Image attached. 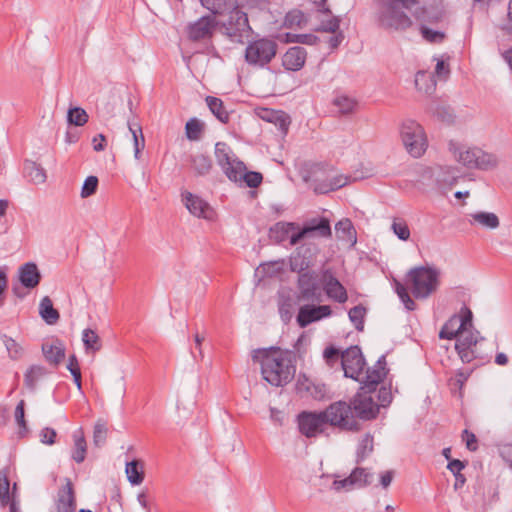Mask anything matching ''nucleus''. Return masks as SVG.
Returning <instances> with one entry per match:
<instances>
[{"label":"nucleus","mask_w":512,"mask_h":512,"mask_svg":"<svg viewBox=\"0 0 512 512\" xmlns=\"http://www.w3.org/2000/svg\"><path fill=\"white\" fill-rule=\"evenodd\" d=\"M386 364V357L382 355L373 367L366 368L361 348L354 345V381L360 385L354 396V417L372 420L379 414L380 407L391 403V390L386 387L378 389L388 373Z\"/></svg>","instance_id":"obj_1"},{"label":"nucleus","mask_w":512,"mask_h":512,"mask_svg":"<svg viewBox=\"0 0 512 512\" xmlns=\"http://www.w3.org/2000/svg\"><path fill=\"white\" fill-rule=\"evenodd\" d=\"M440 339H456L455 349L464 363H470L477 357V344L482 339L473 326V314L463 306L453 314L442 326Z\"/></svg>","instance_id":"obj_2"},{"label":"nucleus","mask_w":512,"mask_h":512,"mask_svg":"<svg viewBox=\"0 0 512 512\" xmlns=\"http://www.w3.org/2000/svg\"><path fill=\"white\" fill-rule=\"evenodd\" d=\"M253 358L260 361L262 377L272 386H284L294 378L296 368L288 351L261 350L255 352Z\"/></svg>","instance_id":"obj_3"},{"label":"nucleus","mask_w":512,"mask_h":512,"mask_svg":"<svg viewBox=\"0 0 512 512\" xmlns=\"http://www.w3.org/2000/svg\"><path fill=\"white\" fill-rule=\"evenodd\" d=\"M441 277V269L434 264L412 268L408 273L411 293L416 299L429 298L439 289Z\"/></svg>","instance_id":"obj_4"},{"label":"nucleus","mask_w":512,"mask_h":512,"mask_svg":"<svg viewBox=\"0 0 512 512\" xmlns=\"http://www.w3.org/2000/svg\"><path fill=\"white\" fill-rule=\"evenodd\" d=\"M399 4L380 0L377 6V20L379 25L389 31L404 32L412 27L411 17L399 7Z\"/></svg>","instance_id":"obj_5"},{"label":"nucleus","mask_w":512,"mask_h":512,"mask_svg":"<svg viewBox=\"0 0 512 512\" xmlns=\"http://www.w3.org/2000/svg\"><path fill=\"white\" fill-rule=\"evenodd\" d=\"M402 144L409 155L420 158L428 148V139L423 126L413 119H405L399 126Z\"/></svg>","instance_id":"obj_6"},{"label":"nucleus","mask_w":512,"mask_h":512,"mask_svg":"<svg viewBox=\"0 0 512 512\" xmlns=\"http://www.w3.org/2000/svg\"><path fill=\"white\" fill-rule=\"evenodd\" d=\"M278 45L267 37L250 41L244 51L245 62L254 68H264L276 56Z\"/></svg>","instance_id":"obj_7"},{"label":"nucleus","mask_w":512,"mask_h":512,"mask_svg":"<svg viewBox=\"0 0 512 512\" xmlns=\"http://www.w3.org/2000/svg\"><path fill=\"white\" fill-rule=\"evenodd\" d=\"M224 34L236 43H243L251 32L247 14L240 7H233L228 14L227 20L223 23Z\"/></svg>","instance_id":"obj_8"},{"label":"nucleus","mask_w":512,"mask_h":512,"mask_svg":"<svg viewBox=\"0 0 512 512\" xmlns=\"http://www.w3.org/2000/svg\"><path fill=\"white\" fill-rule=\"evenodd\" d=\"M215 157L218 165L229 180L239 178L244 163L234 154L232 149L224 142H218L215 145Z\"/></svg>","instance_id":"obj_9"},{"label":"nucleus","mask_w":512,"mask_h":512,"mask_svg":"<svg viewBox=\"0 0 512 512\" xmlns=\"http://www.w3.org/2000/svg\"><path fill=\"white\" fill-rule=\"evenodd\" d=\"M215 157L218 165L229 180L239 178L244 163L234 154L232 149L224 142H218L215 145Z\"/></svg>","instance_id":"obj_10"},{"label":"nucleus","mask_w":512,"mask_h":512,"mask_svg":"<svg viewBox=\"0 0 512 512\" xmlns=\"http://www.w3.org/2000/svg\"><path fill=\"white\" fill-rule=\"evenodd\" d=\"M323 412H302L298 416V425L300 432L306 437H316L322 433L327 424Z\"/></svg>","instance_id":"obj_11"},{"label":"nucleus","mask_w":512,"mask_h":512,"mask_svg":"<svg viewBox=\"0 0 512 512\" xmlns=\"http://www.w3.org/2000/svg\"><path fill=\"white\" fill-rule=\"evenodd\" d=\"M217 27L216 18L214 16H203L198 20L189 23L186 32L192 41H200L210 39Z\"/></svg>","instance_id":"obj_12"},{"label":"nucleus","mask_w":512,"mask_h":512,"mask_svg":"<svg viewBox=\"0 0 512 512\" xmlns=\"http://www.w3.org/2000/svg\"><path fill=\"white\" fill-rule=\"evenodd\" d=\"M467 223L474 229L494 231L500 227L499 216L491 211L474 210L466 214Z\"/></svg>","instance_id":"obj_13"},{"label":"nucleus","mask_w":512,"mask_h":512,"mask_svg":"<svg viewBox=\"0 0 512 512\" xmlns=\"http://www.w3.org/2000/svg\"><path fill=\"white\" fill-rule=\"evenodd\" d=\"M413 15L421 22L420 33L423 39L430 43H441L444 40L445 33L443 31L432 29L426 24V22L438 21L439 15L431 16L424 8L414 10Z\"/></svg>","instance_id":"obj_14"},{"label":"nucleus","mask_w":512,"mask_h":512,"mask_svg":"<svg viewBox=\"0 0 512 512\" xmlns=\"http://www.w3.org/2000/svg\"><path fill=\"white\" fill-rule=\"evenodd\" d=\"M351 411L350 404L345 401H338L331 404L323 414L330 425L348 428Z\"/></svg>","instance_id":"obj_15"},{"label":"nucleus","mask_w":512,"mask_h":512,"mask_svg":"<svg viewBox=\"0 0 512 512\" xmlns=\"http://www.w3.org/2000/svg\"><path fill=\"white\" fill-rule=\"evenodd\" d=\"M350 349L341 351L333 346L327 347L323 352L325 363L330 368H339L344 372L346 378H352L351 367L348 365Z\"/></svg>","instance_id":"obj_16"},{"label":"nucleus","mask_w":512,"mask_h":512,"mask_svg":"<svg viewBox=\"0 0 512 512\" xmlns=\"http://www.w3.org/2000/svg\"><path fill=\"white\" fill-rule=\"evenodd\" d=\"M478 149V147H470L454 142L449 144V151L453 159L467 169H475Z\"/></svg>","instance_id":"obj_17"},{"label":"nucleus","mask_w":512,"mask_h":512,"mask_svg":"<svg viewBox=\"0 0 512 512\" xmlns=\"http://www.w3.org/2000/svg\"><path fill=\"white\" fill-rule=\"evenodd\" d=\"M182 202L188 211L195 217L208 220L213 218V209L199 196L185 191L182 193Z\"/></svg>","instance_id":"obj_18"},{"label":"nucleus","mask_w":512,"mask_h":512,"mask_svg":"<svg viewBox=\"0 0 512 512\" xmlns=\"http://www.w3.org/2000/svg\"><path fill=\"white\" fill-rule=\"evenodd\" d=\"M331 314L330 307L327 305L322 306H311L304 305L299 308L296 321L301 328L308 326L309 324L319 321Z\"/></svg>","instance_id":"obj_19"},{"label":"nucleus","mask_w":512,"mask_h":512,"mask_svg":"<svg viewBox=\"0 0 512 512\" xmlns=\"http://www.w3.org/2000/svg\"><path fill=\"white\" fill-rule=\"evenodd\" d=\"M322 485L329 487L335 494L347 493L352 489V472L349 475L334 473L321 476Z\"/></svg>","instance_id":"obj_20"},{"label":"nucleus","mask_w":512,"mask_h":512,"mask_svg":"<svg viewBox=\"0 0 512 512\" xmlns=\"http://www.w3.org/2000/svg\"><path fill=\"white\" fill-rule=\"evenodd\" d=\"M306 51L304 48L295 46L289 48L282 57V65L290 71L300 70L306 61Z\"/></svg>","instance_id":"obj_21"},{"label":"nucleus","mask_w":512,"mask_h":512,"mask_svg":"<svg viewBox=\"0 0 512 512\" xmlns=\"http://www.w3.org/2000/svg\"><path fill=\"white\" fill-rule=\"evenodd\" d=\"M296 386L299 392H306L309 394V396L316 400L324 399L328 393L325 384L314 383L305 375H299Z\"/></svg>","instance_id":"obj_22"},{"label":"nucleus","mask_w":512,"mask_h":512,"mask_svg":"<svg viewBox=\"0 0 512 512\" xmlns=\"http://www.w3.org/2000/svg\"><path fill=\"white\" fill-rule=\"evenodd\" d=\"M322 282L324 285V290L329 298L340 303L347 300V293L345 288L331 274L325 273L323 275Z\"/></svg>","instance_id":"obj_23"},{"label":"nucleus","mask_w":512,"mask_h":512,"mask_svg":"<svg viewBox=\"0 0 512 512\" xmlns=\"http://www.w3.org/2000/svg\"><path fill=\"white\" fill-rule=\"evenodd\" d=\"M299 288L301 290V297L305 300H318L319 292L317 287L316 277L309 272H304L299 275Z\"/></svg>","instance_id":"obj_24"},{"label":"nucleus","mask_w":512,"mask_h":512,"mask_svg":"<svg viewBox=\"0 0 512 512\" xmlns=\"http://www.w3.org/2000/svg\"><path fill=\"white\" fill-rule=\"evenodd\" d=\"M41 279V275L37 265L28 262L19 268V280L21 284L29 289L35 288Z\"/></svg>","instance_id":"obj_25"},{"label":"nucleus","mask_w":512,"mask_h":512,"mask_svg":"<svg viewBox=\"0 0 512 512\" xmlns=\"http://www.w3.org/2000/svg\"><path fill=\"white\" fill-rule=\"evenodd\" d=\"M330 226L327 220H321L317 225L307 226L301 231L297 233H293L290 235L291 244H297L302 238L312 235L318 234L320 236H328L330 235Z\"/></svg>","instance_id":"obj_26"},{"label":"nucleus","mask_w":512,"mask_h":512,"mask_svg":"<svg viewBox=\"0 0 512 512\" xmlns=\"http://www.w3.org/2000/svg\"><path fill=\"white\" fill-rule=\"evenodd\" d=\"M500 165L499 155L485 151L481 148L478 149L475 169L480 171H493Z\"/></svg>","instance_id":"obj_27"},{"label":"nucleus","mask_w":512,"mask_h":512,"mask_svg":"<svg viewBox=\"0 0 512 512\" xmlns=\"http://www.w3.org/2000/svg\"><path fill=\"white\" fill-rule=\"evenodd\" d=\"M42 352L45 359L53 365H58L65 357V347L63 343L58 340L51 343H44L42 345Z\"/></svg>","instance_id":"obj_28"},{"label":"nucleus","mask_w":512,"mask_h":512,"mask_svg":"<svg viewBox=\"0 0 512 512\" xmlns=\"http://www.w3.org/2000/svg\"><path fill=\"white\" fill-rule=\"evenodd\" d=\"M49 374L42 365L30 366L24 374V383L30 390H35L37 385Z\"/></svg>","instance_id":"obj_29"},{"label":"nucleus","mask_w":512,"mask_h":512,"mask_svg":"<svg viewBox=\"0 0 512 512\" xmlns=\"http://www.w3.org/2000/svg\"><path fill=\"white\" fill-rule=\"evenodd\" d=\"M72 437H73L74 445H73L71 457L75 462L82 463L85 460L86 452H87V444H86L83 430L81 428L77 429L73 433Z\"/></svg>","instance_id":"obj_30"},{"label":"nucleus","mask_w":512,"mask_h":512,"mask_svg":"<svg viewBox=\"0 0 512 512\" xmlns=\"http://www.w3.org/2000/svg\"><path fill=\"white\" fill-rule=\"evenodd\" d=\"M24 172L28 180L35 185L43 184L47 179L44 168L33 161L25 162Z\"/></svg>","instance_id":"obj_31"},{"label":"nucleus","mask_w":512,"mask_h":512,"mask_svg":"<svg viewBox=\"0 0 512 512\" xmlns=\"http://www.w3.org/2000/svg\"><path fill=\"white\" fill-rule=\"evenodd\" d=\"M81 338L87 354H95L101 350V339L95 330L90 328L84 329Z\"/></svg>","instance_id":"obj_32"},{"label":"nucleus","mask_w":512,"mask_h":512,"mask_svg":"<svg viewBox=\"0 0 512 512\" xmlns=\"http://www.w3.org/2000/svg\"><path fill=\"white\" fill-rule=\"evenodd\" d=\"M414 82L417 90L427 95L432 94L436 87L432 74L426 71H418Z\"/></svg>","instance_id":"obj_33"},{"label":"nucleus","mask_w":512,"mask_h":512,"mask_svg":"<svg viewBox=\"0 0 512 512\" xmlns=\"http://www.w3.org/2000/svg\"><path fill=\"white\" fill-rule=\"evenodd\" d=\"M39 313L47 324H55L59 319L58 311L53 307V303L48 296L42 298L39 304Z\"/></svg>","instance_id":"obj_34"},{"label":"nucleus","mask_w":512,"mask_h":512,"mask_svg":"<svg viewBox=\"0 0 512 512\" xmlns=\"http://www.w3.org/2000/svg\"><path fill=\"white\" fill-rule=\"evenodd\" d=\"M2 343L4 344L8 357L13 361H19L21 360L25 355V349L24 347L17 342L15 339L3 335L1 337Z\"/></svg>","instance_id":"obj_35"},{"label":"nucleus","mask_w":512,"mask_h":512,"mask_svg":"<svg viewBox=\"0 0 512 512\" xmlns=\"http://www.w3.org/2000/svg\"><path fill=\"white\" fill-rule=\"evenodd\" d=\"M376 172V167L370 159H359L354 165V181L372 177Z\"/></svg>","instance_id":"obj_36"},{"label":"nucleus","mask_w":512,"mask_h":512,"mask_svg":"<svg viewBox=\"0 0 512 512\" xmlns=\"http://www.w3.org/2000/svg\"><path fill=\"white\" fill-rule=\"evenodd\" d=\"M128 128L133 138L134 144V157L135 159H140L141 151L145 147V139L142 133V128L137 123H133L128 121Z\"/></svg>","instance_id":"obj_37"},{"label":"nucleus","mask_w":512,"mask_h":512,"mask_svg":"<svg viewBox=\"0 0 512 512\" xmlns=\"http://www.w3.org/2000/svg\"><path fill=\"white\" fill-rule=\"evenodd\" d=\"M262 180L263 177L261 173L253 171L248 172L246 170V166L244 165V168L241 169V172L239 173V178L231 181L239 184L244 183L246 186L250 188H256L262 183Z\"/></svg>","instance_id":"obj_38"},{"label":"nucleus","mask_w":512,"mask_h":512,"mask_svg":"<svg viewBox=\"0 0 512 512\" xmlns=\"http://www.w3.org/2000/svg\"><path fill=\"white\" fill-rule=\"evenodd\" d=\"M458 173V169L454 166H442L436 172V180L438 183L453 185L459 178Z\"/></svg>","instance_id":"obj_39"},{"label":"nucleus","mask_w":512,"mask_h":512,"mask_svg":"<svg viewBox=\"0 0 512 512\" xmlns=\"http://www.w3.org/2000/svg\"><path fill=\"white\" fill-rule=\"evenodd\" d=\"M207 105L210 111L216 116L222 123H226L229 120V114L223 107V102L216 97L208 96L206 98Z\"/></svg>","instance_id":"obj_40"},{"label":"nucleus","mask_w":512,"mask_h":512,"mask_svg":"<svg viewBox=\"0 0 512 512\" xmlns=\"http://www.w3.org/2000/svg\"><path fill=\"white\" fill-rule=\"evenodd\" d=\"M11 501H15L14 491L10 494V482L7 473L0 472V505L6 506Z\"/></svg>","instance_id":"obj_41"},{"label":"nucleus","mask_w":512,"mask_h":512,"mask_svg":"<svg viewBox=\"0 0 512 512\" xmlns=\"http://www.w3.org/2000/svg\"><path fill=\"white\" fill-rule=\"evenodd\" d=\"M260 117L268 122H278L279 127L283 132H286L288 129V117L281 112L264 109L260 114Z\"/></svg>","instance_id":"obj_42"},{"label":"nucleus","mask_w":512,"mask_h":512,"mask_svg":"<svg viewBox=\"0 0 512 512\" xmlns=\"http://www.w3.org/2000/svg\"><path fill=\"white\" fill-rule=\"evenodd\" d=\"M391 230L394 235L401 241H408L411 236L410 228L403 218H393L391 223Z\"/></svg>","instance_id":"obj_43"},{"label":"nucleus","mask_w":512,"mask_h":512,"mask_svg":"<svg viewBox=\"0 0 512 512\" xmlns=\"http://www.w3.org/2000/svg\"><path fill=\"white\" fill-rule=\"evenodd\" d=\"M89 116L87 112L80 107L70 108L67 114V120L75 126H83L88 122Z\"/></svg>","instance_id":"obj_44"},{"label":"nucleus","mask_w":512,"mask_h":512,"mask_svg":"<svg viewBox=\"0 0 512 512\" xmlns=\"http://www.w3.org/2000/svg\"><path fill=\"white\" fill-rule=\"evenodd\" d=\"M14 417H15L16 424L19 427L18 433L21 437H23L28 432V428H27V424H26V420H25V401L24 400L19 401V403L17 404L15 411H14Z\"/></svg>","instance_id":"obj_45"},{"label":"nucleus","mask_w":512,"mask_h":512,"mask_svg":"<svg viewBox=\"0 0 512 512\" xmlns=\"http://www.w3.org/2000/svg\"><path fill=\"white\" fill-rule=\"evenodd\" d=\"M306 23L305 15L300 10H292L285 16L284 25L288 28L301 27Z\"/></svg>","instance_id":"obj_46"},{"label":"nucleus","mask_w":512,"mask_h":512,"mask_svg":"<svg viewBox=\"0 0 512 512\" xmlns=\"http://www.w3.org/2000/svg\"><path fill=\"white\" fill-rule=\"evenodd\" d=\"M211 166V160L203 154L195 155L192 158V167L199 175L208 173Z\"/></svg>","instance_id":"obj_47"},{"label":"nucleus","mask_w":512,"mask_h":512,"mask_svg":"<svg viewBox=\"0 0 512 512\" xmlns=\"http://www.w3.org/2000/svg\"><path fill=\"white\" fill-rule=\"evenodd\" d=\"M128 481L132 485H139L143 482V473L138 470V462L132 461L126 464L125 469Z\"/></svg>","instance_id":"obj_48"},{"label":"nucleus","mask_w":512,"mask_h":512,"mask_svg":"<svg viewBox=\"0 0 512 512\" xmlns=\"http://www.w3.org/2000/svg\"><path fill=\"white\" fill-rule=\"evenodd\" d=\"M310 260L303 255L300 251L294 254L290 259V266L292 271H296L298 273H304V271L309 267Z\"/></svg>","instance_id":"obj_49"},{"label":"nucleus","mask_w":512,"mask_h":512,"mask_svg":"<svg viewBox=\"0 0 512 512\" xmlns=\"http://www.w3.org/2000/svg\"><path fill=\"white\" fill-rule=\"evenodd\" d=\"M347 183V177L337 176L326 184H320L315 187L317 193H327L343 187Z\"/></svg>","instance_id":"obj_50"},{"label":"nucleus","mask_w":512,"mask_h":512,"mask_svg":"<svg viewBox=\"0 0 512 512\" xmlns=\"http://www.w3.org/2000/svg\"><path fill=\"white\" fill-rule=\"evenodd\" d=\"M108 429L102 420H98L94 425L93 442L96 446H102L107 438Z\"/></svg>","instance_id":"obj_51"},{"label":"nucleus","mask_w":512,"mask_h":512,"mask_svg":"<svg viewBox=\"0 0 512 512\" xmlns=\"http://www.w3.org/2000/svg\"><path fill=\"white\" fill-rule=\"evenodd\" d=\"M67 369L73 376L74 383L77 386V389L82 391V382H81V371L79 367L78 360L75 355H71L68 359Z\"/></svg>","instance_id":"obj_52"},{"label":"nucleus","mask_w":512,"mask_h":512,"mask_svg":"<svg viewBox=\"0 0 512 512\" xmlns=\"http://www.w3.org/2000/svg\"><path fill=\"white\" fill-rule=\"evenodd\" d=\"M428 110L443 121H450L452 119L450 108L442 103L433 102L430 104Z\"/></svg>","instance_id":"obj_53"},{"label":"nucleus","mask_w":512,"mask_h":512,"mask_svg":"<svg viewBox=\"0 0 512 512\" xmlns=\"http://www.w3.org/2000/svg\"><path fill=\"white\" fill-rule=\"evenodd\" d=\"M373 481V474L363 468L354 469V487H364Z\"/></svg>","instance_id":"obj_54"},{"label":"nucleus","mask_w":512,"mask_h":512,"mask_svg":"<svg viewBox=\"0 0 512 512\" xmlns=\"http://www.w3.org/2000/svg\"><path fill=\"white\" fill-rule=\"evenodd\" d=\"M395 291L407 310L411 311V310L415 309V306H416L415 302L410 297L405 286H403L401 283L397 282L395 285Z\"/></svg>","instance_id":"obj_55"},{"label":"nucleus","mask_w":512,"mask_h":512,"mask_svg":"<svg viewBox=\"0 0 512 512\" xmlns=\"http://www.w3.org/2000/svg\"><path fill=\"white\" fill-rule=\"evenodd\" d=\"M98 187V178L96 176H88L81 188V198H88L94 195Z\"/></svg>","instance_id":"obj_56"},{"label":"nucleus","mask_w":512,"mask_h":512,"mask_svg":"<svg viewBox=\"0 0 512 512\" xmlns=\"http://www.w3.org/2000/svg\"><path fill=\"white\" fill-rule=\"evenodd\" d=\"M333 105L340 114H347L352 111V100L346 95H337L333 100Z\"/></svg>","instance_id":"obj_57"},{"label":"nucleus","mask_w":512,"mask_h":512,"mask_svg":"<svg viewBox=\"0 0 512 512\" xmlns=\"http://www.w3.org/2000/svg\"><path fill=\"white\" fill-rule=\"evenodd\" d=\"M296 306L290 300L283 301L279 306V314L283 322L288 323L293 318Z\"/></svg>","instance_id":"obj_58"},{"label":"nucleus","mask_w":512,"mask_h":512,"mask_svg":"<svg viewBox=\"0 0 512 512\" xmlns=\"http://www.w3.org/2000/svg\"><path fill=\"white\" fill-rule=\"evenodd\" d=\"M373 450V438L370 435H366L358 444L357 457L364 459Z\"/></svg>","instance_id":"obj_59"},{"label":"nucleus","mask_w":512,"mask_h":512,"mask_svg":"<svg viewBox=\"0 0 512 512\" xmlns=\"http://www.w3.org/2000/svg\"><path fill=\"white\" fill-rule=\"evenodd\" d=\"M366 314V306L362 304L354 306V328L360 332L364 330V319Z\"/></svg>","instance_id":"obj_60"},{"label":"nucleus","mask_w":512,"mask_h":512,"mask_svg":"<svg viewBox=\"0 0 512 512\" xmlns=\"http://www.w3.org/2000/svg\"><path fill=\"white\" fill-rule=\"evenodd\" d=\"M293 229L290 223H277L272 229L271 234L277 240L282 241L288 237L290 231Z\"/></svg>","instance_id":"obj_61"},{"label":"nucleus","mask_w":512,"mask_h":512,"mask_svg":"<svg viewBox=\"0 0 512 512\" xmlns=\"http://www.w3.org/2000/svg\"><path fill=\"white\" fill-rule=\"evenodd\" d=\"M201 5L213 14L221 13L227 7V0H200Z\"/></svg>","instance_id":"obj_62"},{"label":"nucleus","mask_w":512,"mask_h":512,"mask_svg":"<svg viewBox=\"0 0 512 512\" xmlns=\"http://www.w3.org/2000/svg\"><path fill=\"white\" fill-rule=\"evenodd\" d=\"M187 138L197 140L200 137L201 125L196 119H191L185 126Z\"/></svg>","instance_id":"obj_63"},{"label":"nucleus","mask_w":512,"mask_h":512,"mask_svg":"<svg viewBox=\"0 0 512 512\" xmlns=\"http://www.w3.org/2000/svg\"><path fill=\"white\" fill-rule=\"evenodd\" d=\"M57 433L54 429L45 427L41 429L39 433L40 442L45 445H53L55 443V438Z\"/></svg>","instance_id":"obj_64"}]
</instances>
